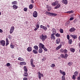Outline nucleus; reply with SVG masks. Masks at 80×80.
<instances>
[{
	"instance_id": "423d86ee",
	"label": "nucleus",
	"mask_w": 80,
	"mask_h": 80,
	"mask_svg": "<svg viewBox=\"0 0 80 80\" xmlns=\"http://www.w3.org/2000/svg\"><path fill=\"white\" fill-rule=\"evenodd\" d=\"M38 16V14L37 13V12L36 11H34L33 13V16L34 17H37V16Z\"/></svg>"
},
{
	"instance_id": "9b49d317",
	"label": "nucleus",
	"mask_w": 80,
	"mask_h": 80,
	"mask_svg": "<svg viewBox=\"0 0 80 80\" xmlns=\"http://www.w3.org/2000/svg\"><path fill=\"white\" fill-rule=\"evenodd\" d=\"M75 30H76V29L74 28H72L69 30V32H74Z\"/></svg>"
},
{
	"instance_id": "de8ad7c7",
	"label": "nucleus",
	"mask_w": 80,
	"mask_h": 80,
	"mask_svg": "<svg viewBox=\"0 0 80 80\" xmlns=\"http://www.w3.org/2000/svg\"><path fill=\"white\" fill-rule=\"evenodd\" d=\"M36 27L37 28H39V27H40V26H39V24H37V25H36Z\"/></svg>"
},
{
	"instance_id": "4468645a",
	"label": "nucleus",
	"mask_w": 80,
	"mask_h": 80,
	"mask_svg": "<svg viewBox=\"0 0 80 80\" xmlns=\"http://www.w3.org/2000/svg\"><path fill=\"white\" fill-rule=\"evenodd\" d=\"M12 7L13 9L14 10H15V9H17V8H18V6L16 5H13Z\"/></svg>"
},
{
	"instance_id": "8fccbe9b",
	"label": "nucleus",
	"mask_w": 80,
	"mask_h": 80,
	"mask_svg": "<svg viewBox=\"0 0 80 80\" xmlns=\"http://www.w3.org/2000/svg\"><path fill=\"white\" fill-rule=\"evenodd\" d=\"M64 56L65 57V58H67V57H68V54H65V55Z\"/></svg>"
},
{
	"instance_id": "bb28decb",
	"label": "nucleus",
	"mask_w": 80,
	"mask_h": 80,
	"mask_svg": "<svg viewBox=\"0 0 80 80\" xmlns=\"http://www.w3.org/2000/svg\"><path fill=\"white\" fill-rule=\"evenodd\" d=\"M60 57H61V58H66L65 55L63 54H62L60 55Z\"/></svg>"
},
{
	"instance_id": "680f3d73",
	"label": "nucleus",
	"mask_w": 80,
	"mask_h": 80,
	"mask_svg": "<svg viewBox=\"0 0 80 80\" xmlns=\"http://www.w3.org/2000/svg\"><path fill=\"white\" fill-rule=\"evenodd\" d=\"M78 80H80V76H79V77L78 78Z\"/></svg>"
},
{
	"instance_id": "09e8293b",
	"label": "nucleus",
	"mask_w": 80,
	"mask_h": 80,
	"mask_svg": "<svg viewBox=\"0 0 80 80\" xmlns=\"http://www.w3.org/2000/svg\"><path fill=\"white\" fill-rule=\"evenodd\" d=\"M38 76H41V73L40 72H38Z\"/></svg>"
},
{
	"instance_id": "a878e982",
	"label": "nucleus",
	"mask_w": 80,
	"mask_h": 80,
	"mask_svg": "<svg viewBox=\"0 0 80 80\" xmlns=\"http://www.w3.org/2000/svg\"><path fill=\"white\" fill-rule=\"evenodd\" d=\"M29 7L30 8V9H32V8H33V5L31 4H30V5H29Z\"/></svg>"
},
{
	"instance_id": "39448f33",
	"label": "nucleus",
	"mask_w": 80,
	"mask_h": 80,
	"mask_svg": "<svg viewBox=\"0 0 80 80\" xmlns=\"http://www.w3.org/2000/svg\"><path fill=\"white\" fill-rule=\"evenodd\" d=\"M14 29H15V27L14 26H12L11 27L10 29V33L11 34L13 32V31L14 30Z\"/></svg>"
},
{
	"instance_id": "58836bf2",
	"label": "nucleus",
	"mask_w": 80,
	"mask_h": 80,
	"mask_svg": "<svg viewBox=\"0 0 80 80\" xmlns=\"http://www.w3.org/2000/svg\"><path fill=\"white\" fill-rule=\"evenodd\" d=\"M67 12L68 13H73V11H71Z\"/></svg>"
},
{
	"instance_id": "473e14b6",
	"label": "nucleus",
	"mask_w": 80,
	"mask_h": 80,
	"mask_svg": "<svg viewBox=\"0 0 80 80\" xmlns=\"http://www.w3.org/2000/svg\"><path fill=\"white\" fill-rule=\"evenodd\" d=\"M68 43L69 44H72V39H70L68 41Z\"/></svg>"
},
{
	"instance_id": "f8f14e48",
	"label": "nucleus",
	"mask_w": 80,
	"mask_h": 80,
	"mask_svg": "<svg viewBox=\"0 0 80 80\" xmlns=\"http://www.w3.org/2000/svg\"><path fill=\"white\" fill-rule=\"evenodd\" d=\"M61 6V5H60V4H58L56 6V7L54 8L55 9H57V8H59Z\"/></svg>"
},
{
	"instance_id": "cd10ccee",
	"label": "nucleus",
	"mask_w": 80,
	"mask_h": 80,
	"mask_svg": "<svg viewBox=\"0 0 80 80\" xmlns=\"http://www.w3.org/2000/svg\"><path fill=\"white\" fill-rule=\"evenodd\" d=\"M24 77H27L28 76V73L27 72H25L24 74Z\"/></svg>"
},
{
	"instance_id": "c03bdc74",
	"label": "nucleus",
	"mask_w": 80,
	"mask_h": 80,
	"mask_svg": "<svg viewBox=\"0 0 80 80\" xmlns=\"http://www.w3.org/2000/svg\"><path fill=\"white\" fill-rule=\"evenodd\" d=\"M31 65L32 67H35V65L33 64V63H32V64H31Z\"/></svg>"
},
{
	"instance_id": "f704fd0d",
	"label": "nucleus",
	"mask_w": 80,
	"mask_h": 80,
	"mask_svg": "<svg viewBox=\"0 0 80 80\" xmlns=\"http://www.w3.org/2000/svg\"><path fill=\"white\" fill-rule=\"evenodd\" d=\"M60 33H63V29H60Z\"/></svg>"
},
{
	"instance_id": "a211bd4d",
	"label": "nucleus",
	"mask_w": 80,
	"mask_h": 80,
	"mask_svg": "<svg viewBox=\"0 0 80 80\" xmlns=\"http://www.w3.org/2000/svg\"><path fill=\"white\" fill-rule=\"evenodd\" d=\"M62 52V53L64 52V53H66L67 52V50L66 49H65L64 50L63 49H61Z\"/></svg>"
},
{
	"instance_id": "e2e57ef3",
	"label": "nucleus",
	"mask_w": 80,
	"mask_h": 80,
	"mask_svg": "<svg viewBox=\"0 0 80 80\" xmlns=\"http://www.w3.org/2000/svg\"><path fill=\"white\" fill-rule=\"evenodd\" d=\"M45 58H44L42 59V61H45Z\"/></svg>"
},
{
	"instance_id": "aec40b11",
	"label": "nucleus",
	"mask_w": 80,
	"mask_h": 80,
	"mask_svg": "<svg viewBox=\"0 0 80 80\" xmlns=\"http://www.w3.org/2000/svg\"><path fill=\"white\" fill-rule=\"evenodd\" d=\"M12 5H17V1H15L12 2Z\"/></svg>"
},
{
	"instance_id": "72a5a7b5",
	"label": "nucleus",
	"mask_w": 80,
	"mask_h": 80,
	"mask_svg": "<svg viewBox=\"0 0 80 80\" xmlns=\"http://www.w3.org/2000/svg\"><path fill=\"white\" fill-rule=\"evenodd\" d=\"M18 60H21L22 61H23V60H23V58H18Z\"/></svg>"
},
{
	"instance_id": "7c9ffc66",
	"label": "nucleus",
	"mask_w": 80,
	"mask_h": 80,
	"mask_svg": "<svg viewBox=\"0 0 80 80\" xmlns=\"http://www.w3.org/2000/svg\"><path fill=\"white\" fill-rule=\"evenodd\" d=\"M68 64L69 66H71V65H72V62H69L68 63Z\"/></svg>"
},
{
	"instance_id": "ddd939ff",
	"label": "nucleus",
	"mask_w": 80,
	"mask_h": 80,
	"mask_svg": "<svg viewBox=\"0 0 80 80\" xmlns=\"http://www.w3.org/2000/svg\"><path fill=\"white\" fill-rule=\"evenodd\" d=\"M27 50L28 52H31L32 50V47H29L27 48Z\"/></svg>"
},
{
	"instance_id": "c85d7f7f",
	"label": "nucleus",
	"mask_w": 80,
	"mask_h": 80,
	"mask_svg": "<svg viewBox=\"0 0 80 80\" xmlns=\"http://www.w3.org/2000/svg\"><path fill=\"white\" fill-rule=\"evenodd\" d=\"M56 36L57 37H60V34L57 33L56 34Z\"/></svg>"
},
{
	"instance_id": "6ab92c4d",
	"label": "nucleus",
	"mask_w": 80,
	"mask_h": 80,
	"mask_svg": "<svg viewBox=\"0 0 80 80\" xmlns=\"http://www.w3.org/2000/svg\"><path fill=\"white\" fill-rule=\"evenodd\" d=\"M38 52L40 53H42V52H43V50H42V48H40L39 49Z\"/></svg>"
},
{
	"instance_id": "052dcab7",
	"label": "nucleus",
	"mask_w": 80,
	"mask_h": 80,
	"mask_svg": "<svg viewBox=\"0 0 80 80\" xmlns=\"http://www.w3.org/2000/svg\"><path fill=\"white\" fill-rule=\"evenodd\" d=\"M8 38H9V39H11V38H12V37L10 36H9Z\"/></svg>"
},
{
	"instance_id": "dca6fc26",
	"label": "nucleus",
	"mask_w": 80,
	"mask_h": 80,
	"mask_svg": "<svg viewBox=\"0 0 80 80\" xmlns=\"http://www.w3.org/2000/svg\"><path fill=\"white\" fill-rule=\"evenodd\" d=\"M62 47V44H60L59 45L58 47H57L56 48V49L58 50H59L60 48Z\"/></svg>"
},
{
	"instance_id": "393cba45",
	"label": "nucleus",
	"mask_w": 80,
	"mask_h": 80,
	"mask_svg": "<svg viewBox=\"0 0 80 80\" xmlns=\"http://www.w3.org/2000/svg\"><path fill=\"white\" fill-rule=\"evenodd\" d=\"M34 48L36 50H37L38 49V47L37 46H35L34 47Z\"/></svg>"
},
{
	"instance_id": "bf43d9fd",
	"label": "nucleus",
	"mask_w": 80,
	"mask_h": 80,
	"mask_svg": "<svg viewBox=\"0 0 80 80\" xmlns=\"http://www.w3.org/2000/svg\"><path fill=\"white\" fill-rule=\"evenodd\" d=\"M23 65H26V62H22Z\"/></svg>"
},
{
	"instance_id": "69168bd1",
	"label": "nucleus",
	"mask_w": 80,
	"mask_h": 80,
	"mask_svg": "<svg viewBox=\"0 0 80 80\" xmlns=\"http://www.w3.org/2000/svg\"><path fill=\"white\" fill-rule=\"evenodd\" d=\"M31 2L32 3H34L33 0H31Z\"/></svg>"
},
{
	"instance_id": "4c0bfd02",
	"label": "nucleus",
	"mask_w": 80,
	"mask_h": 80,
	"mask_svg": "<svg viewBox=\"0 0 80 80\" xmlns=\"http://www.w3.org/2000/svg\"><path fill=\"white\" fill-rule=\"evenodd\" d=\"M6 66H7V67H9V66H10V64L9 63H8L6 64Z\"/></svg>"
},
{
	"instance_id": "338daca9",
	"label": "nucleus",
	"mask_w": 80,
	"mask_h": 80,
	"mask_svg": "<svg viewBox=\"0 0 80 80\" xmlns=\"http://www.w3.org/2000/svg\"><path fill=\"white\" fill-rule=\"evenodd\" d=\"M41 77H43V74L41 73Z\"/></svg>"
},
{
	"instance_id": "5701e85b",
	"label": "nucleus",
	"mask_w": 80,
	"mask_h": 80,
	"mask_svg": "<svg viewBox=\"0 0 80 80\" xmlns=\"http://www.w3.org/2000/svg\"><path fill=\"white\" fill-rule=\"evenodd\" d=\"M70 51L72 52H74L75 50V49H73V48H71L70 49Z\"/></svg>"
},
{
	"instance_id": "5fc2aeb1",
	"label": "nucleus",
	"mask_w": 80,
	"mask_h": 80,
	"mask_svg": "<svg viewBox=\"0 0 80 80\" xmlns=\"http://www.w3.org/2000/svg\"><path fill=\"white\" fill-rule=\"evenodd\" d=\"M59 72H60V73H61V74H62V73H63V72H62V70H60Z\"/></svg>"
},
{
	"instance_id": "3c124183",
	"label": "nucleus",
	"mask_w": 80,
	"mask_h": 80,
	"mask_svg": "<svg viewBox=\"0 0 80 80\" xmlns=\"http://www.w3.org/2000/svg\"><path fill=\"white\" fill-rule=\"evenodd\" d=\"M6 42H8V38H6Z\"/></svg>"
},
{
	"instance_id": "37998d69",
	"label": "nucleus",
	"mask_w": 80,
	"mask_h": 80,
	"mask_svg": "<svg viewBox=\"0 0 80 80\" xmlns=\"http://www.w3.org/2000/svg\"><path fill=\"white\" fill-rule=\"evenodd\" d=\"M24 12H27V8H24Z\"/></svg>"
},
{
	"instance_id": "412c9836",
	"label": "nucleus",
	"mask_w": 80,
	"mask_h": 80,
	"mask_svg": "<svg viewBox=\"0 0 80 80\" xmlns=\"http://www.w3.org/2000/svg\"><path fill=\"white\" fill-rule=\"evenodd\" d=\"M47 8H48V11H50V10H52L51 7H48V6H47Z\"/></svg>"
},
{
	"instance_id": "79ce46f5",
	"label": "nucleus",
	"mask_w": 80,
	"mask_h": 80,
	"mask_svg": "<svg viewBox=\"0 0 80 80\" xmlns=\"http://www.w3.org/2000/svg\"><path fill=\"white\" fill-rule=\"evenodd\" d=\"M55 65L54 64H52V65L51 66V67H55Z\"/></svg>"
},
{
	"instance_id": "4be33fe9",
	"label": "nucleus",
	"mask_w": 80,
	"mask_h": 80,
	"mask_svg": "<svg viewBox=\"0 0 80 80\" xmlns=\"http://www.w3.org/2000/svg\"><path fill=\"white\" fill-rule=\"evenodd\" d=\"M54 35L53 34H51V38H53V39H55V37L54 36Z\"/></svg>"
},
{
	"instance_id": "6e6d98bb",
	"label": "nucleus",
	"mask_w": 80,
	"mask_h": 80,
	"mask_svg": "<svg viewBox=\"0 0 80 80\" xmlns=\"http://www.w3.org/2000/svg\"><path fill=\"white\" fill-rule=\"evenodd\" d=\"M9 44V43L8 42H6V46H7V45H8Z\"/></svg>"
},
{
	"instance_id": "49530a36",
	"label": "nucleus",
	"mask_w": 80,
	"mask_h": 80,
	"mask_svg": "<svg viewBox=\"0 0 80 80\" xmlns=\"http://www.w3.org/2000/svg\"><path fill=\"white\" fill-rule=\"evenodd\" d=\"M56 33H57V32H56V31H53V32H52V34H53V35H55Z\"/></svg>"
},
{
	"instance_id": "2f4dec72",
	"label": "nucleus",
	"mask_w": 80,
	"mask_h": 80,
	"mask_svg": "<svg viewBox=\"0 0 80 80\" xmlns=\"http://www.w3.org/2000/svg\"><path fill=\"white\" fill-rule=\"evenodd\" d=\"M72 78L73 80H75L76 78V76H75V75H73L72 77Z\"/></svg>"
},
{
	"instance_id": "0eeeda50",
	"label": "nucleus",
	"mask_w": 80,
	"mask_h": 80,
	"mask_svg": "<svg viewBox=\"0 0 80 80\" xmlns=\"http://www.w3.org/2000/svg\"><path fill=\"white\" fill-rule=\"evenodd\" d=\"M70 37H72L74 39H77V35H70Z\"/></svg>"
},
{
	"instance_id": "f257e3e1",
	"label": "nucleus",
	"mask_w": 80,
	"mask_h": 80,
	"mask_svg": "<svg viewBox=\"0 0 80 80\" xmlns=\"http://www.w3.org/2000/svg\"><path fill=\"white\" fill-rule=\"evenodd\" d=\"M39 48H41L43 49V50H44L45 52H47L48 50L47 49V48H45V45L42 43H39Z\"/></svg>"
},
{
	"instance_id": "1a4fd4ad",
	"label": "nucleus",
	"mask_w": 80,
	"mask_h": 80,
	"mask_svg": "<svg viewBox=\"0 0 80 80\" xmlns=\"http://www.w3.org/2000/svg\"><path fill=\"white\" fill-rule=\"evenodd\" d=\"M40 27L41 28H43V29H44V30H47V27L44 26L42 25H41Z\"/></svg>"
},
{
	"instance_id": "864d4df0",
	"label": "nucleus",
	"mask_w": 80,
	"mask_h": 80,
	"mask_svg": "<svg viewBox=\"0 0 80 80\" xmlns=\"http://www.w3.org/2000/svg\"><path fill=\"white\" fill-rule=\"evenodd\" d=\"M73 20V18H71L69 20L71 21V20Z\"/></svg>"
},
{
	"instance_id": "4d7b16f0",
	"label": "nucleus",
	"mask_w": 80,
	"mask_h": 80,
	"mask_svg": "<svg viewBox=\"0 0 80 80\" xmlns=\"http://www.w3.org/2000/svg\"><path fill=\"white\" fill-rule=\"evenodd\" d=\"M38 28H36L34 29V31H37V30H38Z\"/></svg>"
},
{
	"instance_id": "f3484780",
	"label": "nucleus",
	"mask_w": 80,
	"mask_h": 80,
	"mask_svg": "<svg viewBox=\"0 0 80 80\" xmlns=\"http://www.w3.org/2000/svg\"><path fill=\"white\" fill-rule=\"evenodd\" d=\"M33 53H34V54H37L38 53V52H37V50H36V49L33 50Z\"/></svg>"
},
{
	"instance_id": "20e7f679",
	"label": "nucleus",
	"mask_w": 80,
	"mask_h": 80,
	"mask_svg": "<svg viewBox=\"0 0 80 80\" xmlns=\"http://www.w3.org/2000/svg\"><path fill=\"white\" fill-rule=\"evenodd\" d=\"M0 45L4 47L5 45V41L3 40L0 41Z\"/></svg>"
},
{
	"instance_id": "b1692460",
	"label": "nucleus",
	"mask_w": 80,
	"mask_h": 80,
	"mask_svg": "<svg viewBox=\"0 0 80 80\" xmlns=\"http://www.w3.org/2000/svg\"><path fill=\"white\" fill-rule=\"evenodd\" d=\"M74 75H75V76H77L78 75V71H76L74 72Z\"/></svg>"
},
{
	"instance_id": "603ef678",
	"label": "nucleus",
	"mask_w": 80,
	"mask_h": 80,
	"mask_svg": "<svg viewBox=\"0 0 80 80\" xmlns=\"http://www.w3.org/2000/svg\"><path fill=\"white\" fill-rule=\"evenodd\" d=\"M23 80H28V79L27 78H24L23 79Z\"/></svg>"
},
{
	"instance_id": "f03ea898",
	"label": "nucleus",
	"mask_w": 80,
	"mask_h": 80,
	"mask_svg": "<svg viewBox=\"0 0 80 80\" xmlns=\"http://www.w3.org/2000/svg\"><path fill=\"white\" fill-rule=\"evenodd\" d=\"M40 40H41L42 41H44L45 39H47V35L44 36L43 34H42L40 37Z\"/></svg>"
},
{
	"instance_id": "e433bc0d",
	"label": "nucleus",
	"mask_w": 80,
	"mask_h": 80,
	"mask_svg": "<svg viewBox=\"0 0 80 80\" xmlns=\"http://www.w3.org/2000/svg\"><path fill=\"white\" fill-rule=\"evenodd\" d=\"M67 37L68 40H70V36L69 35H67Z\"/></svg>"
},
{
	"instance_id": "6e6552de",
	"label": "nucleus",
	"mask_w": 80,
	"mask_h": 80,
	"mask_svg": "<svg viewBox=\"0 0 80 80\" xmlns=\"http://www.w3.org/2000/svg\"><path fill=\"white\" fill-rule=\"evenodd\" d=\"M58 3V1H56L52 3V5L53 6H55V5H57Z\"/></svg>"
},
{
	"instance_id": "774afa93",
	"label": "nucleus",
	"mask_w": 80,
	"mask_h": 80,
	"mask_svg": "<svg viewBox=\"0 0 80 80\" xmlns=\"http://www.w3.org/2000/svg\"><path fill=\"white\" fill-rule=\"evenodd\" d=\"M21 65H23V62H21Z\"/></svg>"
},
{
	"instance_id": "a19ab883",
	"label": "nucleus",
	"mask_w": 80,
	"mask_h": 80,
	"mask_svg": "<svg viewBox=\"0 0 80 80\" xmlns=\"http://www.w3.org/2000/svg\"><path fill=\"white\" fill-rule=\"evenodd\" d=\"M33 59H32L31 60V64L32 63H33Z\"/></svg>"
},
{
	"instance_id": "c9c22d12",
	"label": "nucleus",
	"mask_w": 80,
	"mask_h": 80,
	"mask_svg": "<svg viewBox=\"0 0 80 80\" xmlns=\"http://www.w3.org/2000/svg\"><path fill=\"white\" fill-rule=\"evenodd\" d=\"M62 80H65V76H62Z\"/></svg>"
},
{
	"instance_id": "2eb2a0df",
	"label": "nucleus",
	"mask_w": 80,
	"mask_h": 80,
	"mask_svg": "<svg viewBox=\"0 0 80 80\" xmlns=\"http://www.w3.org/2000/svg\"><path fill=\"white\" fill-rule=\"evenodd\" d=\"M62 3H63L64 4H65V5H67V4L68 3V2L67 0H63Z\"/></svg>"
},
{
	"instance_id": "c756f323",
	"label": "nucleus",
	"mask_w": 80,
	"mask_h": 80,
	"mask_svg": "<svg viewBox=\"0 0 80 80\" xmlns=\"http://www.w3.org/2000/svg\"><path fill=\"white\" fill-rule=\"evenodd\" d=\"M24 70L25 72H27L28 71L27 68V67L26 66L24 67Z\"/></svg>"
},
{
	"instance_id": "0e129e2a",
	"label": "nucleus",
	"mask_w": 80,
	"mask_h": 80,
	"mask_svg": "<svg viewBox=\"0 0 80 80\" xmlns=\"http://www.w3.org/2000/svg\"><path fill=\"white\" fill-rule=\"evenodd\" d=\"M38 77L39 79H41V76H38Z\"/></svg>"
},
{
	"instance_id": "13d9d810",
	"label": "nucleus",
	"mask_w": 80,
	"mask_h": 80,
	"mask_svg": "<svg viewBox=\"0 0 80 80\" xmlns=\"http://www.w3.org/2000/svg\"><path fill=\"white\" fill-rule=\"evenodd\" d=\"M3 32V30L1 29H0V33H2Z\"/></svg>"
},
{
	"instance_id": "a18cd8bd",
	"label": "nucleus",
	"mask_w": 80,
	"mask_h": 80,
	"mask_svg": "<svg viewBox=\"0 0 80 80\" xmlns=\"http://www.w3.org/2000/svg\"><path fill=\"white\" fill-rule=\"evenodd\" d=\"M11 48H14V45H10Z\"/></svg>"
},
{
	"instance_id": "9d476101",
	"label": "nucleus",
	"mask_w": 80,
	"mask_h": 80,
	"mask_svg": "<svg viewBox=\"0 0 80 80\" xmlns=\"http://www.w3.org/2000/svg\"><path fill=\"white\" fill-rule=\"evenodd\" d=\"M60 42V39L59 38H57L56 41V43L57 44H59Z\"/></svg>"
},
{
	"instance_id": "7ed1b4c3",
	"label": "nucleus",
	"mask_w": 80,
	"mask_h": 80,
	"mask_svg": "<svg viewBox=\"0 0 80 80\" xmlns=\"http://www.w3.org/2000/svg\"><path fill=\"white\" fill-rule=\"evenodd\" d=\"M47 13L49 15H50L51 16H52V17L54 16H57V14L53 13H51L50 12H47Z\"/></svg>"
},
{
	"instance_id": "ea45409f",
	"label": "nucleus",
	"mask_w": 80,
	"mask_h": 80,
	"mask_svg": "<svg viewBox=\"0 0 80 80\" xmlns=\"http://www.w3.org/2000/svg\"><path fill=\"white\" fill-rule=\"evenodd\" d=\"M62 74L63 75L62 76H65V75L66 73L65 72H63L62 73Z\"/></svg>"
}]
</instances>
